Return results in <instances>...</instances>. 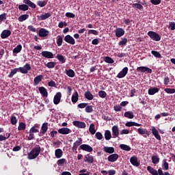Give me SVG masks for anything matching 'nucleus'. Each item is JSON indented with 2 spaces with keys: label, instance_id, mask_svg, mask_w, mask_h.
Listing matches in <instances>:
<instances>
[{
  "label": "nucleus",
  "instance_id": "4d7b16f0",
  "mask_svg": "<svg viewBox=\"0 0 175 175\" xmlns=\"http://www.w3.org/2000/svg\"><path fill=\"white\" fill-rule=\"evenodd\" d=\"M126 43H128V39L122 38L118 43L119 46H124Z\"/></svg>",
  "mask_w": 175,
  "mask_h": 175
},
{
  "label": "nucleus",
  "instance_id": "dca6fc26",
  "mask_svg": "<svg viewBox=\"0 0 175 175\" xmlns=\"http://www.w3.org/2000/svg\"><path fill=\"white\" fill-rule=\"evenodd\" d=\"M41 55H42V57H44V58H54V55L50 51H44L41 53Z\"/></svg>",
  "mask_w": 175,
  "mask_h": 175
},
{
  "label": "nucleus",
  "instance_id": "f03ea898",
  "mask_svg": "<svg viewBox=\"0 0 175 175\" xmlns=\"http://www.w3.org/2000/svg\"><path fill=\"white\" fill-rule=\"evenodd\" d=\"M148 35L150 38V39L154 40V42H159V40H161V36L155 31H148Z\"/></svg>",
  "mask_w": 175,
  "mask_h": 175
},
{
  "label": "nucleus",
  "instance_id": "6e6d98bb",
  "mask_svg": "<svg viewBox=\"0 0 175 175\" xmlns=\"http://www.w3.org/2000/svg\"><path fill=\"white\" fill-rule=\"evenodd\" d=\"M164 91L167 94H174L175 93V89H172V88H165L164 90Z\"/></svg>",
  "mask_w": 175,
  "mask_h": 175
},
{
  "label": "nucleus",
  "instance_id": "e2e57ef3",
  "mask_svg": "<svg viewBox=\"0 0 175 175\" xmlns=\"http://www.w3.org/2000/svg\"><path fill=\"white\" fill-rule=\"evenodd\" d=\"M11 124H12V125H16L17 124V118L16 116H12L11 118Z\"/></svg>",
  "mask_w": 175,
  "mask_h": 175
},
{
  "label": "nucleus",
  "instance_id": "49530a36",
  "mask_svg": "<svg viewBox=\"0 0 175 175\" xmlns=\"http://www.w3.org/2000/svg\"><path fill=\"white\" fill-rule=\"evenodd\" d=\"M65 163H66V160L65 159H60L57 161L58 166H62V165H65Z\"/></svg>",
  "mask_w": 175,
  "mask_h": 175
},
{
  "label": "nucleus",
  "instance_id": "aec40b11",
  "mask_svg": "<svg viewBox=\"0 0 175 175\" xmlns=\"http://www.w3.org/2000/svg\"><path fill=\"white\" fill-rule=\"evenodd\" d=\"M39 36L41 38H46L47 35H49V31L46 30L45 29H40L38 33Z\"/></svg>",
  "mask_w": 175,
  "mask_h": 175
},
{
  "label": "nucleus",
  "instance_id": "0eeeda50",
  "mask_svg": "<svg viewBox=\"0 0 175 175\" xmlns=\"http://www.w3.org/2000/svg\"><path fill=\"white\" fill-rule=\"evenodd\" d=\"M72 124L74 125V126H76L77 128H79L81 129H84V128H85V122H80V121H77L75 120L72 122Z\"/></svg>",
  "mask_w": 175,
  "mask_h": 175
},
{
  "label": "nucleus",
  "instance_id": "ea45409f",
  "mask_svg": "<svg viewBox=\"0 0 175 175\" xmlns=\"http://www.w3.org/2000/svg\"><path fill=\"white\" fill-rule=\"evenodd\" d=\"M160 159L158 156L152 157V162L154 165H158L159 163Z\"/></svg>",
  "mask_w": 175,
  "mask_h": 175
},
{
  "label": "nucleus",
  "instance_id": "a211bd4d",
  "mask_svg": "<svg viewBox=\"0 0 175 175\" xmlns=\"http://www.w3.org/2000/svg\"><path fill=\"white\" fill-rule=\"evenodd\" d=\"M83 143V139H81V138H79V140H77L72 146V151H77V148L79 147V146H80V144H81Z\"/></svg>",
  "mask_w": 175,
  "mask_h": 175
},
{
  "label": "nucleus",
  "instance_id": "f704fd0d",
  "mask_svg": "<svg viewBox=\"0 0 175 175\" xmlns=\"http://www.w3.org/2000/svg\"><path fill=\"white\" fill-rule=\"evenodd\" d=\"M63 42H64V38H62V36H58L57 37L56 43L59 47L62 46Z\"/></svg>",
  "mask_w": 175,
  "mask_h": 175
},
{
  "label": "nucleus",
  "instance_id": "a878e982",
  "mask_svg": "<svg viewBox=\"0 0 175 175\" xmlns=\"http://www.w3.org/2000/svg\"><path fill=\"white\" fill-rule=\"evenodd\" d=\"M55 155L57 159L62 158L64 155V152H62V150L61 149H56L55 150Z\"/></svg>",
  "mask_w": 175,
  "mask_h": 175
},
{
  "label": "nucleus",
  "instance_id": "9d476101",
  "mask_svg": "<svg viewBox=\"0 0 175 175\" xmlns=\"http://www.w3.org/2000/svg\"><path fill=\"white\" fill-rule=\"evenodd\" d=\"M38 91L40 92L43 98H47V96H49V92H47V89L44 87H40L38 88Z\"/></svg>",
  "mask_w": 175,
  "mask_h": 175
},
{
  "label": "nucleus",
  "instance_id": "5701e85b",
  "mask_svg": "<svg viewBox=\"0 0 175 175\" xmlns=\"http://www.w3.org/2000/svg\"><path fill=\"white\" fill-rule=\"evenodd\" d=\"M118 159V154H112L108 157V161L109 162H116Z\"/></svg>",
  "mask_w": 175,
  "mask_h": 175
},
{
  "label": "nucleus",
  "instance_id": "4be33fe9",
  "mask_svg": "<svg viewBox=\"0 0 175 175\" xmlns=\"http://www.w3.org/2000/svg\"><path fill=\"white\" fill-rule=\"evenodd\" d=\"M147 170L152 175H159V172L157 171V170H154V168H152V167H151V166H148Z\"/></svg>",
  "mask_w": 175,
  "mask_h": 175
},
{
  "label": "nucleus",
  "instance_id": "8fccbe9b",
  "mask_svg": "<svg viewBox=\"0 0 175 175\" xmlns=\"http://www.w3.org/2000/svg\"><path fill=\"white\" fill-rule=\"evenodd\" d=\"M133 8H134V9H139V10H143L144 9L143 5L139 3H133Z\"/></svg>",
  "mask_w": 175,
  "mask_h": 175
},
{
  "label": "nucleus",
  "instance_id": "603ef678",
  "mask_svg": "<svg viewBox=\"0 0 175 175\" xmlns=\"http://www.w3.org/2000/svg\"><path fill=\"white\" fill-rule=\"evenodd\" d=\"M49 128L47 127V123H44L43 124H42V128H41V129H42V133H46V132H47V129H48Z\"/></svg>",
  "mask_w": 175,
  "mask_h": 175
},
{
  "label": "nucleus",
  "instance_id": "338daca9",
  "mask_svg": "<svg viewBox=\"0 0 175 175\" xmlns=\"http://www.w3.org/2000/svg\"><path fill=\"white\" fill-rule=\"evenodd\" d=\"M68 24H66V22H59L58 24L59 28H64V27H66Z\"/></svg>",
  "mask_w": 175,
  "mask_h": 175
},
{
  "label": "nucleus",
  "instance_id": "69168bd1",
  "mask_svg": "<svg viewBox=\"0 0 175 175\" xmlns=\"http://www.w3.org/2000/svg\"><path fill=\"white\" fill-rule=\"evenodd\" d=\"M169 28H170L171 31H174V29H175V23L174 22L170 23Z\"/></svg>",
  "mask_w": 175,
  "mask_h": 175
},
{
  "label": "nucleus",
  "instance_id": "c9c22d12",
  "mask_svg": "<svg viewBox=\"0 0 175 175\" xmlns=\"http://www.w3.org/2000/svg\"><path fill=\"white\" fill-rule=\"evenodd\" d=\"M105 140H110L111 139V132H110L109 130L105 131Z\"/></svg>",
  "mask_w": 175,
  "mask_h": 175
},
{
  "label": "nucleus",
  "instance_id": "e433bc0d",
  "mask_svg": "<svg viewBox=\"0 0 175 175\" xmlns=\"http://www.w3.org/2000/svg\"><path fill=\"white\" fill-rule=\"evenodd\" d=\"M120 148H121V150H123L124 151H130L131 150V146L126 144H120Z\"/></svg>",
  "mask_w": 175,
  "mask_h": 175
},
{
  "label": "nucleus",
  "instance_id": "72a5a7b5",
  "mask_svg": "<svg viewBox=\"0 0 175 175\" xmlns=\"http://www.w3.org/2000/svg\"><path fill=\"white\" fill-rule=\"evenodd\" d=\"M21 50H23V46H21V44H18L13 49V53L14 54H18Z\"/></svg>",
  "mask_w": 175,
  "mask_h": 175
},
{
  "label": "nucleus",
  "instance_id": "de8ad7c7",
  "mask_svg": "<svg viewBox=\"0 0 175 175\" xmlns=\"http://www.w3.org/2000/svg\"><path fill=\"white\" fill-rule=\"evenodd\" d=\"M26 125L24 122L19 123V126L18 127V131H25Z\"/></svg>",
  "mask_w": 175,
  "mask_h": 175
},
{
  "label": "nucleus",
  "instance_id": "7ed1b4c3",
  "mask_svg": "<svg viewBox=\"0 0 175 175\" xmlns=\"http://www.w3.org/2000/svg\"><path fill=\"white\" fill-rule=\"evenodd\" d=\"M128 67H124L117 75L118 79H124L128 75Z\"/></svg>",
  "mask_w": 175,
  "mask_h": 175
},
{
  "label": "nucleus",
  "instance_id": "4468645a",
  "mask_svg": "<svg viewBox=\"0 0 175 175\" xmlns=\"http://www.w3.org/2000/svg\"><path fill=\"white\" fill-rule=\"evenodd\" d=\"M59 133L60 135H69V133H72V130L68 128H62L58 130Z\"/></svg>",
  "mask_w": 175,
  "mask_h": 175
},
{
  "label": "nucleus",
  "instance_id": "a19ab883",
  "mask_svg": "<svg viewBox=\"0 0 175 175\" xmlns=\"http://www.w3.org/2000/svg\"><path fill=\"white\" fill-rule=\"evenodd\" d=\"M66 75L68 76V77H73L75 75V71L72 69L66 70Z\"/></svg>",
  "mask_w": 175,
  "mask_h": 175
},
{
  "label": "nucleus",
  "instance_id": "864d4df0",
  "mask_svg": "<svg viewBox=\"0 0 175 175\" xmlns=\"http://www.w3.org/2000/svg\"><path fill=\"white\" fill-rule=\"evenodd\" d=\"M57 58L59 62H62V64H65V58L62 56V55H57Z\"/></svg>",
  "mask_w": 175,
  "mask_h": 175
},
{
  "label": "nucleus",
  "instance_id": "b1692460",
  "mask_svg": "<svg viewBox=\"0 0 175 175\" xmlns=\"http://www.w3.org/2000/svg\"><path fill=\"white\" fill-rule=\"evenodd\" d=\"M71 100L72 103H77V100H79V93L77 91H75V93L72 94Z\"/></svg>",
  "mask_w": 175,
  "mask_h": 175
},
{
  "label": "nucleus",
  "instance_id": "5fc2aeb1",
  "mask_svg": "<svg viewBox=\"0 0 175 175\" xmlns=\"http://www.w3.org/2000/svg\"><path fill=\"white\" fill-rule=\"evenodd\" d=\"M37 5H38V6H40V8H44V5H47V2H46L45 1H38Z\"/></svg>",
  "mask_w": 175,
  "mask_h": 175
},
{
  "label": "nucleus",
  "instance_id": "423d86ee",
  "mask_svg": "<svg viewBox=\"0 0 175 175\" xmlns=\"http://www.w3.org/2000/svg\"><path fill=\"white\" fill-rule=\"evenodd\" d=\"M112 135L113 139L118 137L120 136V130L118 129V126L114 125L112 127Z\"/></svg>",
  "mask_w": 175,
  "mask_h": 175
},
{
  "label": "nucleus",
  "instance_id": "774afa93",
  "mask_svg": "<svg viewBox=\"0 0 175 175\" xmlns=\"http://www.w3.org/2000/svg\"><path fill=\"white\" fill-rule=\"evenodd\" d=\"M129 130L128 129H123L120 132V135H129Z\"/></svg>",
  "mask_w": 175,
  "mask_h": 175
},
{
  "label": "nucleus",
  "instance_id": "c03bdc74",
  "mask_svg": "<svg viewBox=\"0 0 175 175\" xmlns=\"http://www.w3.org/2000/svg\"><path fill=\"white\" fill-rule=\"evenodd\" d=\"M104 61L107 62V64H114V60L110 57H105Z\"/></svg>",
  "mask_w": 175,
  "mask_h": 175
},
{
  "label": "nucleus",
  "instance_id": "473e14b6",
  "mask_svg": "<svg viewBox=\"0 0 175 175\" xmlns=\"http://www.w3.org/2000/svg\"><path fill=\"white\" fill-rule=\"evenodd\" d=\"M29 17V15L28 14H23L18 17V21H20V23H23V21H25V20H27Z\"/></svg>",
  "mask_w": 175,
  "mask_h": 175
},
{
  "label": "nucleus",
  "instance_id": "f3484780",
  "mask_svg": "<svg viewBox=\"0 0 175 175\" xmlns=\"http://www.w3.org/2000/svg\"><path fill=\"white\" fill-rule=\"evenodd\" d=\"M84 162H88V163H94V157L90 154L85 155Z\"/></svg>",
  "mask_w": 175,
  "mask_h": 175
},
{
  "label": "nucleus",
  "instance_id": "cd10ccee",
  "mask_svg": "<svg viewBox=\"0 0 175 175\" xmlns=\"http://www.w3.org/2000/svg\"><path fill=\"white\" fill-rule=\"evenodd\" d=\"M137 133H139V135H147V136L150 135V133H148V131H147L146 129L139 128L137 129Z\"/></svg>",
  "mask_w": 175,
  "mask_h": 175
},
{
  "label": "nucleus",
  "instance_id": "f257e3e1",
  "mask_svg": "<svg viewBox=\"0 0 175 175\" xmlns=\"http://www.w3.org/2000/svg\"><path fill=\"white\" fill-rule=\"evenodd\" d=\"M41 148L40 146H37L33 148L30 152L27 154V158L29 159H36V158H38L39 157V154H40Z\"/></svg>",
  "mask_w": 175,
  "mask_h": 175
},
{
  "label": "nucleus",
  "instance_id": "412c9836",
  "mask_svg": "<svg viewBox=\"0 0 175 175\" xmlns=\"http://www.w3.org/2000/svg\"><path fill=\"white\" fill-rule=\"evenodd\" d=\"M152 133L154 135V137H156L157 140H161V135H159L158 130H157V129H155L154 126L152 127Z\"/></svg>",
  "mask_w": 175,
  "mask_h": 175
},
{
  "label": "nucleus",
  "instance_id": "9b49d317",
  "mask_svg": "<svg viewBox=\"0 0 175 175\" xmlns=\"http://www.w3.org/2000/svg\"><path fill=\"white\" fill-rule=\"evenodd\" d=\"M130 162L131 165H133V166H136V167L140 166V162L137 161V157L136 156L131 157L130 159Z\"/></svg>",
  "mask_w": 175,
  "mask_h": 175
},
{
  "label": "nucleus",
  "instance_id": "09e8293b",
  "mask_svg": "<svg viewBox=\"0 0 175 175\" xmlns=\"http://www.w3.org/2000/svg\"><path fill=\"white\" fill-rule=\"evenodd\" d=\"M46 66L49 68V69H53L55 66V62H49L46 64Z\"/></svg>",
  "mask_w": 175,
  "mask_h": 175
},
{
  "label": "nucleus",
  "instance_id": "c756f323",
  "mask_svg": "<svg viewBox=\"0 0 175 175\" xmlns=\"http://www.w3.org/2000/svg\"><path fill=\"white\" fill-rule=\"evenodd\" d=\"M85 98L88 99V100H92V99H94V95L91 94V92L87 91L85 93Z\"/></svg>",
  "mask_w": 175,
  "mask_h": 175
},
{
  "label": "nucleus",
  "instance_id": "6ab92c4d",
  "mask_svg": "<svg viewBox=\"0 0 175 175\" xmlns=\"http://www.w3.org/2000/svg\"><path fill=\"white\" fill-rule=\"evenodd\" d=\"M157 92H159V88H150L148 90V94L149 95H155Z\"/></svg>",
  "mask_w": 175,
  "mask_h": 175
},
{
  "label": "nucleus",
  "instance_id": "20e7f679",
  "mask_svg": "<svg viewBox=\"0 0 175 175\" xmlns=\"http://www.w3.org/2000/svg\"><path fill=\"white\" fill-rule=\"evenodd\" d=\"M19 70L21 73L23 75H27L29 70H31V66L28 64H26L23 67H20Z\"/></svg>",
  "mask_w": 175,
  "mask_h": 175
},
{
  "label": "nucleus",
  "instance_id": "6e6552de",
  "mask_svg": "<svg viewBox=\"0 0 175 175\" xmlns=\"http://www.w3.org/2000/svg\"><path fill=\"white\" fill-rule=\"evenodd\" d=\"M64 40L66 42V43H68L69 44H76V41L75 40V38L72 37L70 35H67L64 37Z\"/></svg>",
  "mask_w": 175,
  "mask_h": 175
},
{
  "label": "nucleus",
  "instance_id": "680f3d73",
  "mask_svg": "<svg viewBox=\"0 0 175 175\" xmlns=\"http://www.w3.org/2000/svg\"><path fill=\"white\" fill-rule=\"evenodd\" d=\"M96 137L98 139V140H102V139H103V135L101 133L97 132L96 133Z\"/></svg>",
  "mask_w": 175,
  "mask_h": 175
},
{
  "label": "nucleus",
  "instance_id": "c85d7f7f",
  "mask_svg": "<svg viewBox=\"0 0 175 175\" xmlns=\"http://www.w3.org/2000/svg\"><path fill=\"white\" fill-rule=\"evenodd\" d=\"M103 150L107 154H113L114 152V148L113 147L105 146Z\"/></svg>",
  "mask_w": 175,
  "mask_h": 175
},
{
  "label": "nucleus",
  "instance_id": "052dcab7",
  "mask_svg": "<svg viewBox=\"0 0 175 175\" xmlns=\"http://www.w3.org/2000/svg\"><path fill=\"white\" fill-rule=\"evenodd\" d=\"M66 17H68V18H75L76 17V15L72 12H67L66 13Z\"/></svg>",
  "mask_w": 175,
  "mask_h": 175
},
{
  "label": "nucleus",
  "instance_id": "a18cd8bd",
  "mask_svg": "<svg viewBox=\"0 0 175 175\" xmlns=\"http://www.w3.org/2000/svg\"><path fill=\"white\" fill-rule=\"evenodd\" d=\"M36 128H38V125H35L34 126L31 127V129L29 130V132H31V133H38V132H39V130Z\"/></svg>",
  "mask_w": 175,
  "mask_h": 175
},
{
  "label": "nucleus",
  "instance_id": "bf43d9fd",
  "mask_svg": "<svg viewBox=\"0 0 175 175\" xmlns=\"http://www.w3.org/2000/svg\"><path fill=\"white\" fill-rule=\"evenodd\" d=\"M86 113H92L94 111V109H92V106L88 105L85 107Z\"/></svg>",
  "mask_w": 175,
  "mask_h": 175
},
{
  "label": "nucleus",
  "instance_id": "39448f33",
  "mask_svg": "<svg viewBox=\"0 0 175 175\" xmlns=\"http://www.w3.org/2000/svg\"><path fill=\"white\" fill-rule=\"evenodd\" d=\"M137 70L138 72H141L142 73H144L145 72H146L147 73H152V70L146 66L137 67Z\"/></svg>",
  "mask_w": 175,
  "mask_h": 175
},
{
  "label": "nucleus",
  "instance_id": "37998d69",
  "mask_svg": "<svg viewBox=\"0 0 175 175\" xmlns=\"http://www.w3.org/2000/svg\"><path fill=\"white\" fill-rule=\"evenodd\" d=\"M19 70V68H14L12 70H11V72L10 73V75H8V77H13L14 75H16V73H17V72H18Z\"/></svg>",
  "mask_w": 175,
  "mask_h": 175
},
{
  "label": "nucleus",
  "instance_id": "2eb2a0df",
  "mask_svg": "<svg viewBox=\"0 0 175 175\" xmlns=\"http://www.w3.org/2000/svg\"><path fill=\"white\" fill-rule=\"evenodd\" d=\"M10 35H12V31L10 30L5 29L1 32V39H6V38H9Z\"/></svg>",
  "mask_w": 175,
  "mask_h": 175
},
{
  "label": "nucleus",
  "instance_id": "0e129e2a",
  "mask_svg": "<svg viewBox=\"0 0 175 175\" xmlns=\"http://www.w3.org/2000/svg\"><path fill=\"white\" fill-rule=\"evenodd\" d=\"M113 109L115 111H121V110H122V107H121V105H115L113 107Z\"/></svg>",
  "mask_w": 175,
  "mask_h": 175
},
{
  "label": "nucleus",
  "instance_id": "4c0bfd02",
  "mask_svg": "<svg viewBox=\"0 0 175 175\" xmlns=\"http://www.w3.org/2000/svg\"><path fill=\"white\" fill-rule=\"evenodd\" d=\"M19 10H22L23 12H27L29 8L26 4H22L18 5Z\"/></svg>",
  "mask_w": 175,
  "mask_h": 175
},
{
  "label": "nucleus",
  "instance_id": "ddd939ff",
  "mask_svg": "<svg viewBox=\"0 0 175 175\" xmlns=\"http://www.w3.org/2000/svg\"><path fill=\"white\" fill-rule=\"evenodd\" d=\"M115 33L117 38H121V36L125 35V31L122 28H117L115 30Z\"/></svg>",
  "mask_w": 175,
  "mask_h": 175
},
{
  "label": "nucleus",
  "instance_id": "1a4fd4ad",
  "mask_svg": "<svg viewBox=\"0 0 175 175\" xmlns=\"http://www.w3.org/2000/svg\"><path fill=\"white\" fill-rule=\"evenodd\" d=\"M61 98H62V94L59 92L56 93L53 98L54 105H59V102H61Z\"/></svg>",
  "mask_w": 175,
  "mask_h": 175
},
{
  "label": "nucleus",
  "instance_id": "2f4dec72",
  "mask_svg": "<svg viewBox=\"0 0 175 175\" xmlns=\"http://www.w3.org/2000/svg\"><path fill=\"white\" fill-rule=\"evenodd\" d=\"M162 167L163 170H169V163L166 159H163L162 161Z\"/></svg>",
  "mask_w": 175,
  "mask_h": 175
},
{
  "label": "nucleus",
  "instance_id": "58836bf2",
  "mask_svg": "<svg viewBox=\"0 0 175 175\" xmlns=\"http://www.w3.org/2000/svg\"><path fill=\"white\" fill-rule=\"evenodd\" d=\"M89 131H90V133H92V135H95V133H96V130H95V124H94L93 123H92V124L90 125Z\"/></svg>",
  "mask_w": 175,
  "mask_h": 175
},
{
  "label": "nucleus",
  "instance_id": "7c9ffc66",
  "mask_svg": "<svg viewBox=\"0 0 175 175\" xmlns=\"http://www.w3.org/2000/svg\"><path fill=\"white\" fill-rule=\"evenodd\" d=\"M124 117L126 118H129L130 120H132L135 117V115H133V112L131 111H129L124 113Z\"/></svg>",
  "mask_w": 175,
  "mask_h": 175
},
{
  "label": "nucleus",
  "instance_id": "3c124183",
  "mask_svg": "<svg viewBox=\"0 0 175 175\" xmlns=\"http://www.w3.org/2000/svg\"><path fill=\"white\" fill-rule=\"evenodd\" d=\"M107 94H106V92L101 90L98 92V96L100 98H102L103 99L105 98L107 96Z\"/></svg>",
  "mask_w": 175,
  "mask_h": 175
},
{
  "label": "nucleus",
  "instance_id": "393cba45",
  "mask_svg": "<svg viewBox=\"0 0 175 175\" xmlns=\"http://www.w3.org/2000/svg\"><path fill=\"white\" fill-rule=\"evenodd\" d=\"M49 17H51V13L47 12L45 14H42L39 16L40 20H47Z\"/></svg>",
  "mask_w": 175,
  "mask_h": 175
},
{
  "label": "nucleus",
  "instance_id": "bb28decb",
  "mask_svg": "<svg viewBox=\"0 0 175 175\" xmlns=\"http://www.w3.org/2000/svg\"><path fill=\"white\" fill-rule=\"evenodd\" d=\"M42 80H43V75H40L38 76H36L34 78V84H35V85H38V84H39V83H40V81H42Z\"/></svg>",
  "mask_w": 175,
  "mask_h": 175
},
{
  "label": "nucleus",
  "instance_id": "13d9d810",
  "mask_svg": "<svg viewBox=\"0 0 175 175\" xmlns=\"http://www.w3.org/2000/svg\"><path fill=\"white\" fill-rule=\"evenodd\" d=\"M6 13H3L0 15V24H2V21H5L6 20Z\"/></svg>",
  "mask_w": 175,
  "mask_h": 175
},
{
  "label": "nucleus",
  "instance_id": "79ce46f5",
  "mask_svg": "<svg viewBox=\"0 0 175 175\" xmlns=\"http://www.w3.org/2000/svg\"><path fill=\"white\" fill-rule=\"evenodd\" d=\"M151 53L152 55H154V57H155L156 58H162V55H161V53H159V52L157 51H152Z\"/></svg>",
  "mask_w": 175,
  "mask_h": 175
},
{
  "label": "nucleus",
  "instance_id": "f8f14e48",
  "mask_svg": "<svg viewBox=\"0 0 175 175\" xmlns=\"http://www.w3.org/2000/svg\"><path fill=\"white\" fill-rule=\"evenodd\" d=\"M81 150H83V151H87V152H92L93 148L90 145L87 144H82L80 146Z\"/></svg>",
  "mask_w": 175,
  "mask_h": 175
}]
</instances>
